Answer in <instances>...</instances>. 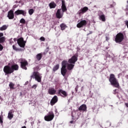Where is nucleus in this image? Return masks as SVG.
I'll list each match as a JSON object with an SVG mask.
<instances>
[{"mask_svg": "<svg viewBox=\"0 0 128 128\" xmlns=\"http://www.w3.org/2000/svg\"><path fill=\"white\" fill-rule=\"evenodd\" d=\"M62 67L61 68V74L63 76H65L66 74V72H68V70H72L74 69V64H68V61L64 60L62 62ZM66 66L68 70H66Z\"/></svg>", "mask_w": 128, "mask_h": 128, "instance_id": "obj_1", "label": "nucleus"}, {"mask_svg": "<svg viewBox=\"0 0 128 128\" xmlns=\"http://www.w3.org/2000/svg\"><path fill=\"white\" fill-rule=\"evenodd\" d=\"M109 82H110L112 86H113L114 88H120V83H118V81L116 76L113 74H110Z\"/></svg>", "mask_w": 128, "mask_h": 128, "instance_id": "obj_2", "label": "nucleus"}, {"mask_svg": "<svg viewBox=\"0 0 128 128\" xmlns=\"http://www.w3.org/2000/svg\"><path fill=\"white\" fill-rule=\"evenodd\" d=\"M32 78H35L38 82H42V76L40 74V72H34L30 76V80Z\"/></svg>", "mask_w": 128, "mask_h": 128, "instance_id": "obj_3", "label": "nucleus"}, {"mask_svg": "<svg viewBox=\"0 0 128 128\" xmlns=\"http://www.w3.org/2000/svg\"><path fill=\"white\" fill-rule=\"evenodd\" d=\"M124 39V34L122 32H119L116 36L115 42L117 43L122 42Z\"/></svg>", "mask_w": 128, "mask_h": 128, "instance_id": "obj_4", "label": "nucleus"}, {"mask_svg": "<svg viewBox=\"0 0 128 128\" xmlns=\"http://www.w3.org/2000/svg\"><path fill=\"white\" fill-rule=\"evenodd\" d=\"M54 112H50L48 115L44 116V119L46 122H51L54 120Z\"/></svg>", "mask_w": 128, "mask_h": 128, "instance_id": "obj_5", "label": "nucleus"}, {"mask_svg": "<svg viewBox=\"0 0 128 128\" xmlns=\"http://www.w3.org/2000/svg\"><path fill=\"white\" fill-rule=\"evenodd\" d=\"M78 54H75L70 58L68 60V64H76V62H78Z\"/></svg>", "mask_w": 128, "mask_h": 128, "instance_id": "obj_6", "label": "nucleus"}, {"mask_svg": "<svg viewBox=\"0 0 128 128\" xmlns=\"http://www.w3.org/2000/svg\"><path fill=\"white\" fill-rule=\"evenodd\" d=\"M20 68L23 70H26L28 68H26V66H28V62L26 60H22V61L20 62Z\"/></svg>", "mask_w": 128, "mask_h": 128, "instance_id": "obj_7", "label": "nucleus"}, {"mask_svg": "<svg viewBox=\"0 0 128 128\" xmlns=\"http://www.w3.org/2000/svg\"><path fill=\"white\" fill-rule=\"evenodd\" d=\"M3 70L6 74H12V68L10 67V66H4Z\"/></svg>", "mask_w": 128, "mask_h": 128, "instance_id": "obj_8", "label": "nucleus"}, {"mask_svg": "<svg viewBox=\"0 0 128 128\" xmlns=\"http://www.w3.org/2000/svg\"><path fill=\"white\" fill-rule=\"evenodd\" d=\"M17 42L20 48L26 46V41L24 40V38H20L17 40Z\"/></svg>", "mask_w": 128, "mask_h": 128, "instance_id": "obj_9", "label": "nucleus"}, {"mask_svg": "<svg viewBox=\"0 0 128 128\" xmlns=\"http://www.w3.org/2000/svg\"><path fill=\"white\" fill-rule=\"evenodd\" d=\"M88 24V22L86 20H82L79 23H78L76 25V27L78 28H83V26H86Z\"/></svg>", "mask_w": 128, "mask_h": 128, "instance_id": "obj_10", "label": "nucleus"}, {"mask_svg": "<svg viewBox=\"0 0 128 128\" xmlns=\"http://www.w3.org/2000/svg\"><path fill=\"white\" fill-rule=\"evenodd\" d=\"M58 96H62V98H66L68 96V92L62 89L58 90Z\"/></svg>", "mask_w": 128, "mask_h": 128, "instance_id": "obj_11", "label": "nucleus"}, {"mask_svg": "<svg viewBox=\"0 0 128 128\" xmlns=\"http://www.w3.org/2000/svg\"><path fill=\"white\" fill-rule=\"evenodd\" d=\"M15 16H20V14H22L24 16H26V12L24 10H18L14 12Z\"/></svg>", "mask_w": 128, "mask_h": 128, "instance_id": "obj_12", "label": "nucleus"}, {"mask_svg": "<svg viewBox=\"0 0 128 128\" xmlns=\"http://www.w3.org/2000/svg\"><path fill=\"white\" fill-rule=\"evenodd\" d=\"M56 92V90L52 87H50L48 89V94L50 96H54Z\"/></svg>", "mask_w": 128, "mask_h": 128, "instance_id": "obj_13", "label": "nucleus"}, {"mask_svg": "<svg viewBox=\"0 0 128 128\" xmlns=\"http://www.w3.org/2000/svg\"><path fill=\"white\" fill-rule=\"evenodd\" d=\"M58 96H54L52 99L51 100L50 102V104L51 106H54L56 102H58Z\"/></svg>", "mask_w": 128, "mask_h": 128, "instance_id": "obj_14", "label": "nucleus"}, {"mask_svg": "<svg viewBox=\"0 0 128 128\" xmlns=\"http://www.w3.org/2000/svg\"><path fill=\"white\" fill-rule=\"evenodd\" d=\"M8 18L9 20H14V10H10L8 13Z\"/></svg>", "mask_w": 128, "mask_h": 128, "instance_id": "obj_15", "label": "nucleus"}, {"mask_svg": "<svg viewBox=\"0 0 128 128\" xmlns=\"http://www.w3.org/2000/svg\"><path fill=\"white\" fill-rule=\"evenodd\" d=\"M62 10V9H58L56 12V18H62L64 16V14H62L60 12Z\"/></svg>", "mask_w": 128, "mask_h": 128, "instance_id": "obj_16", "label": "nucleus"}, {"mask_svg": "<svg viewBox=\"0 0 128 128\" xmlns=\"http://www.w3.org/2000/svg\"><path fill=\"white\" fill-rule=\"evenodd\" d=\"M86 108H88L86 105L82 104L78 108V110L80 112H86Z\"/></svg>", "mask_w": 128, "mask_h": 128, "instance_id": "obj_17", "label": "nucleus"}, {"mask_svg": "<svg viewBox=\"0 0 128 128\" xmlns=\"http://www.w3.org/2000/svg\"><path fill=\"white\" fill-rule=\"evenodd\" d=\"M6 42V37L4 36V33L0 32V44H4Z\"/></svg>", "mask_w": 128, "mask_h": 128, "instance_id": "obj_18", "label": "nucleus"}, {"mask_svg": "<svg viewBox=\"0 0 128 128\" xmlns=\"http://www.w3.org/2000/svg\"><path fill=\"white\" fill-rule=\"evenodd\" d=\"M11 70H12V72H14V70H18V65L15 64L11 66Z\"/></svg>", "mask_w": 128, "mask_h": 128, "instance_id": "obj_19", "label": "nucleus"}, {"mask_svg": "<svg viewBox=\"0 0 128 128\" xmlns=\"http://www.w3.org/2000/svg\"><path fill=\"white\" fill-rule=\"evenodd\" d=\"M100 14H102V15H100V14H98V16H99V20H102V22H106V16L104 14V13L102 12H100Z\"/></svg>", "mask_w": 128, "mask_h": 128, "instance_id": "obj_20", "label": "nucleus"}, {"mask_svg": "<svg viewBox=\"0 0 128 128\" xmlns=\"http://www.w3.org/2000/svg\"><path fill=\"white\" fill-rule=\"evenodd\" d=\"M88 10V8L85 6L79 10V14H84V12H86Z\"/></svg>", "mask_w": 128, "mask_h": 128, "instance_id": "obj_21", "label": "nucleus"}, {"mask_svg": "<svg viewBox=\"0 0 128 128\" xmlns=\"http://www.w3.org/2000/svg\"><path fill=\"white\" fill-rule=\"evenodd\" d=\"M14 112L12 110H10L9 112L8 113V118H9V120H12V118H14Z\"/></svg>", "mask_w": 128, "mask_h": 128, "instance_id": "obj_22", "label": "nucleus"}, {"mask_svg": "<svg viewBox=\"0 0 128 128\" xmlns=\"http://www.w3.org/2000/svg\"><path fill=\"white\" fill-rule=\"evenodd\" d=\"M49 6L50 8H56V4L54 2H52L49 4Z\"/></svg>", "mask_w": 128, "mask_h": 128, "instance_id": "obj_23", "label": "nucleus"}, {"mask_svg": "<svg viewBox=\"0 0 128 128\" xmlns=\"http://www.w3.org/2000/svg\"><path fill=\"white\" fill-rule=\"evenodd\" d=\"M42 54L41 53L38 54L36 56V58L38 62L42 60Z\"/></svg>", "mask_w": 128, "mask_h": 128, "instance_id": "obj_24", "label": "nucleus"}, {"mask_svg": "<svg viewBox=\"0 0 128 128\" xmlns=\"http://www.w3.org/2000/svg\"><path fill=\"white\" fill-rule=\"evenodd\" d=\"M60 28L62 30H66V28H68V26H66V24L62 23L60 24Z\"/></svg>", "mask_w": 128, "mask_h": 128, "instance_id": "obj_25", "label": "nucleus"}, {"mask_svg": "<svg viewBox=\"0 0 128 128\" xmlns=\"http://www.w3.org/2000/svg\"><path fill=\"white\" fill-rule=\"evenodd\" d=\"M60 68V64H57L55 66H54L52 70L53 72H56Z\"/></svg>", "mask_w": 128, "mask_h": 128, "instance_id": "obj_26", "label": "nucleus"}, {"mask_svg": "<svg viewBox=\"0 0 128 128\" xmlns=\"http://www.w3.org/2000/svg\"><path fill=\"white\" fill-rule=\"evenodd\" d=\"M10 90H14V84L12 82H10L9 84Z\"/></svg>", "mask_w": 128, "mask_h": 128, "instance_id": "obj_27", "label": "nucleus"}, {"mask_svg": "<svg viewBox=\"0 0 128 128\" xmlns=\"http://www.w3.org/2000/svg\"><path fill=\"white\" fill-rule=\"evenodd\" d=\"M12 48L13 50H16V52H20V50H22V48H16V46L14 45L12 46Z\"/></svg>", "mask_w": 128, "mask_h": 128, "instance_id": "obj_28", "label": "nucleus"}, {"mask_svg": "<svg viewBox=\"0 0 128 128\" xmlns=\"http://www.w3.org/2000/svg\"><path fill=\"white\" fill-rule=\"evenodd\" d=\"M8 28V26L6 25H4L2 27L0 28V30L2 31V30H6Z\"/></svg>", "mask_w": 128, "mask_h": 128, "instance_id": "obj_29", "label": "nucleus"}, {"mask_svg": "<svg viewBox=\"0 0 128 128\" xmlns=\"http://www.w3.org/2000/svg\"><path fill=\"white\" fill-rule=\"evenodd\" d=\"M62 10L63 12H66V10H68L66 9V6H62Z\"/></svg>", "mask_w": 128, "mask_h": 128, "instance_id": "obj_30", "label": "nucleus"}, {"mask_svg": "<svg viewBox=\"0 0 128 128\" xmlns=\"http://www.w3.org/2000/svg\"><path fill=\"white\" fill-rule=\"evenodd\" d=\"M20 24H26V20L24 18H22L20 19Z\"/></svg>", "mask_w": 128, "mask_h": 128, "instance_id": "obj_31", "label": "nucleus"}, {"mask_svg": "<svg viewBox=\"0 0 128 128\" xmlns=\"http://www.w3.org/2000/svg\"><path fill=\"white\" fill-rule=\"evenodd\" d=\"M28 14H30V16H32V14H34V9H30L28 10Z\"/></svg>", "mask_w": 128, "mask_h": 128, "instance_id": "obj_32", "label": "nucleus"}, {"mask_svg": "<svg viewBox=\"0 0 128 128\" xmlns=\"http://www.w3.org/2000/svg\"><path fill=\"white\" fill-rule=\"evenodd\" d=\"M40 40H42V42H44L46 40V38L44 36H42L40 38Z\"/></svg>", "mask_w": 128, "mask_h": 128, "instance_id": "obj_33", "label": "nucleus"}, {"mask_svg": "<svg viewBox=\"0 0 128 128\" xmlns=\"http://www.w3.org/2000/svg\"><path fill=\"white\" fill-rule=\"evenodd\" d=\"M62 6H66V2L64 1V0H62Z\"/></svg>", "mask_w": 128, "mask_h": 128, "instance_id": "obj_34", "label": "nucleus"}, {"mask_svg": "<svg viewBox=\"0 0 128 128\" xmlns=\"http://www.w3.org/2000/svg\"><path fill=\"white\" fill-rule=\"evenodd\" d=\"M124 24L126 26L127 28H128V20L124 21Z\"/></svg>", "mask_w": 128, "mask_h": 128, "instance_id": "obj_35", "label": "nucleus"}, {"mask_svg": "<svg viewBox=\"0 0 128 128\" xmlns=\"http://www.w3.org/2000/svg\"><path fill=\"white\" fill-rule=\"evenodd\" d=\"M4 50V46L2 45V44H0V51L2 50Z\"/></svg>", "mask_w": 128, "mask_h": 128, "instance_id": "obj_36", "label": "nucleus"}, {"mask_svg": "<svg viewBox=\"0 0 128 128\" xmlns=\"http://www.w3.org/2000/svg\"><path fill=\"white\" fill-rule=\"evenodd\" d=\"M36 86H37L36 84H34V85H33V86H32V88H34V89H36Z\"/></svg>", "mask_w": 128, "mask_h": 128, "instance_id": "obj_37", "label": "nucleus"}, {"mask_svg": "<svg viewBox=\"0 0 128 128\" xmlns=\"http://www.w3.org/2000/svg\"><path fill=\"white\" fill-rule=\"evenodd\" d=\"M0 124H2L4 122L2 121V116H0Z\"/></svg>", "mask_w": 128, "mask_h": 128, "instance_id": "obj_38", "label": "nucleus"}, {"mask_svg": "<svg viewBox=\"0 0 128 128\" xmlns=\"http://www.w3.org/2000/svg\"><path fill=\"white\" fill-rule=\"evenodd\" d=\"M106 42H108V40H110V38H108V36H106Z\"/></svg>", "mask_w": 128, "mask_h": 128, "instance_id": "obj_39", "label": "nucleus"}, {"mask_svg": "<svg viewBox=\"0 0 128 128\" xmlns=\"http://www.w3.org/2000/svg\"><path fill=\"white\" fill-rule=\"evenodd\" d=\"M125 106L128 108V103H125Z\"/></svg>", "mask_w": 128, "mask_h": 128, "instance_id": "obj_40", "label": "nucleus"}, {"mask_svg": "<svg viewBox=\"0 0 128 128\" xmlns=\"http://www.w3.org/2000/svg\"><path fill=\"white\" fill-rule=\"evenodd\" d=\"M126 2H127L128 4L126 6V8H128V0H127Z\"/></svg>", "mask_w": 128, "mask_h": 128, "instance_id": "obj_41", "label": "nucleus"}, {"mask_svg": "<svg viewBox=\"0 0 128 128\" xmlns=\"http://www.w3.org/2000/svg\"><path fill=\"white\" fill-rule=\"evenodd\" d=\"M110 8H114V5L112 4L110 5Z\"/></svg>", "mask_w": 128, "mask_h": 128, "instance_id": "obj_42", "label": "nucleus"}, {"mask_svg": "<svg viewBox=\"0 0 128 128\" xmlns=\"http://www.w3.org/2000/svg\"><path fill=\"white\" fill-rule=\"evenodd\" d=\"M70 124H74V121L72 120L70 121Z\"/></svg>", "mask_w": 128, "mask_h": 128, "instance_id": "obj_43", "label": "nucleus"}, {"mask_svg": "<svg viewBox=\"0 0 128 128\" xmlns=\"http://www.w3.org/2000/svg\"><path fill=\"white\" fill-rule=\"evenodd\" d=\"M14 42H16V38H14Z\"/></svg>", "mask_w": 128, "mask_h": 128, "instance_id": "obj_44", "label": "nucleus"}, {"mask_svg": "<svg viewBox=\"0 0 128 128\" xmlns=\"http://www.w3.org/2000/svg\"><path fill=\"white\" fill-rule=\"evenodd\" d=\"M21 128H26V126H22Z\"/></svg>", "mask_w": 128, "mask_h": 128, "instance_id": "obj_45", "label": "nucleus"}, {"mask_svg": "<svg viewBox=\"0 0 128 128\" xmlns=\"http://www.w3.org/2000/svg\"><path fill=\"white\" fill-rule=\"evenodd\" d=\"M113 14H116V13L115 12H113Z\"/></svg>", "mask_w": 128, "mask_h": 128, "instance_id": "obj_46", "label": "nucleus"}, {"mask_svg": "<svg viewBox=\"0 0 128 128\" xmlns=\"http://www.w3.org/2000/svg\"><path fill=\"white\" fill-rule=\"evenodd\" d=\"M20 96H22V93L20 92Z\"/></svg>", "mask_w": 128, "mask_h": 128, "instance_id": "obj_47", "label": "nucleus"}, {"mask_svg": "<svg viewBox=\"0 0 128 128\" xmlns=\"http://www.w3.org/2000/svg\"><path fill=\"white\" fill-rule=\"evenodd\" d=\"M76 92L78 90H76Z\"/></svg>", "mask_w": 128, "mask_h": 128, "instance_id": "obj_48", "label": "nucleus"}, {"mask_svg": "<svg viewBox=\"0 0 128 128\" xmlns=\"http://www.w3.org/2000/svg\"><path fill=\"white\" fill-rule=\"evenodd\" d=\"M0 24H1V22H0Z\"/></svg>", "mask_w": 128, "mask_h": 128, "instance_id": "obj_49", "label": "nucleus"}]
</instances>
